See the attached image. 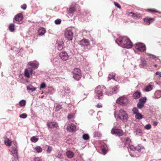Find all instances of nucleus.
Listing matches in <instances>:
<instances>
[{"mask_svg": "<svg viewBox=\"0 0 161 161\" xmlns=\"http://www.w3.org/2000/svg\"><path fill=\"white\" fill-rule=\"evenodd\" d=\"M46 86V84L45 83H42L41 84L40 86V89L42 88H44Z\"/></svg>", "mask_w": 161, "mask_h": 161, "instance_id": "51", "label": "nucleus"}, {"mask_svg": "<svg viewBox=\"0 0 161 161\" xmlns=\"http://www.w3.org/2000/svg\"><path fill=\"white\" fill-rule=\"evenodd\" d=\"M114 115L117 119H120L124 122L127 121L129 118L128 114L123 109H121L119 111L115 112Z\"/></svg>", "mask_w": 161, "mask_h": 161, "instance_id": "2", "label": "nucleus"}, {"mask_svg": "<svg viewBox=\"0 0 161 161\" xmlns=\"http://www.w3.org/2000/svg\"><path fill=\"white\" fill-rule=\"evenodd\" d=\"M59 56L64 61L67 60L69 58L67 53L64 51H62L59 54Z\"/></svg>", "mask_w": 161, "mask_h": 161, "instance_id": "12", "label": "nucleus"}, {"mask_svg": "<svg viewBox=\"0 0 161 161\" xmlns=\"http://www.w3.org/2000/svg\"><path fill=\"white\" fill-rule=\"evenodd\" d=\"M27 90L28 92H33L36 90V88L34 87L32 85L30 84L27 86L26 87Z\"/></svg>", "mask_w": 161, "mask_h": 161, "instance_id": "18", "label": "nucleus"}, {"mask_svg": "<svg viewBox=\"0 0 161 161\" xmlns=\"http://www.w3.org/2000/svg\"><path fill=\"white\" fill-rule=\"evenodd\" d=\"M33 161H42V160L39 158H36L34 159Z\"/></svg>", "mask_w": 161, "mask_h": 161, "instance_id": "55", "label": "nucleus"}, {"mask_svg": "<svg viewBox=\"0 0 161 161\" xmlns=\"http://www.w3.org/2000/svg\"><path fill=\"white\" fill-rule=\"evenodd\" d=\"M47 125L48 127L51 128H57L58 127V124L54 122L48 123Z\"/></svg>", "mask_w": 161, "mask_h": 161, "instance_id": "17", "label": "nucleus"}, {"mask_svg": "<svg viewBox=\"0 0 161 161\" xmlns=\"http://www.w3.org/2000/svg\"><path fill=\"white\" fill-rule=\"evenodd\" d=\"M75 11V8L74 7H71L69 8L68 11V14L69 15L72 16L73 15V13Z\"/></svg>", "mask_w": 161, "mask_h": 161, "instance_id": "26", "label": "nucleus"}, {"mask_svg": "<svg viewBox=\"0 0 161 161\" xmlns=\"http://www.w3.org/2000/svg\"><path fill=\"white\" fill-rule=\"evenodd\" d=\"M80 44L82 46H85L89 45V43L88 40L83 39L80 42Z\"/></svg>", "mask_w": 161, "mask_h": 161, "instance_id": "20", "label": "nucleus"}, {"mask_svg": "<svg viewBox=\"0 0 161 161\" xmlns=\"http://www.w3.org/2000/svg\"><path fill=\"white\" fill-rule=\"evenodd\" d=\"M28 64L36 69L38 67V64L34 63L32 61L28 62Z\"/></svg>", "mask_w": 161, "mask_h": 161, "instance_id": "32", "label": "nucleus"}, {"mask_svg": "<svg viewBox=\"0 0 161 161\" xmlns=\"http://www.w3.org/2000/svg\"><path fill=\"white\" fill-rule=\"evenodd\" d=\"M111 133L112 134H114L118 136H121L124 134V132L122 130L114 128L112 129Z\"/></svg>", "mask_w": 161, "mask_h": 161, "instance_id": "10", "label": "nucleus"}, {"mask_svg": "<svg viewBox=\"0 0 161 161\" xmlns=\"http://www.w3.org/2000/svg\"><path fill=\"white\" fill-rule=\"evenodd\" d=\"M156 75H158L160 77H161V72H157L156 73Z\"/></svg>", "mask_w": 161, "mask_h": 161, "instance_id": "57", "label": "nucleus"}, {"mask_svg": "<svg viewBox=\"0 0 161 161\" xmlns=\"http://www.w3.org/2000/svg\"><path fill=\"white\" fill-rule=\"evenodd\" d=\"M141 95V92L137 91L136 92L133 94V97L135 99H137L139 98Z\"/></svg>", "mask_w": 161, "mask_h": 161, "instance_id": "29", "label": "nucleus"}, {"mask_svg": "<svg viewBox=\"0 0 161 161\" xmlns=\"http://www.w3.org/2000/svg\"><path fill=\"white\" fill-rule=\"evenodd\" d=\"M53 90V89H51V90H49V92H51V93H52V90Z\"/></svg>", "mask_w": 161, "mask_h": 161, "instance_id": "63", "label": "nucleus"}, {"mask_svg": "<svg viewBox=\"0 0 161 161\" xmlns=\"http://www.w3.org/2000/svg\"><path fill=\"white\" fill-rule=\"evenodd\" d=\"M34 151L37 153H41L42 151V148L39 146H36L33 147Z\"/></svg>", "mask_w": 161, "mask_h": 161, "instance_id": "25", "label": "nucleus"}, {"mask_svg": "<svg viewBox=\"0 0 161 161\" xmlns=\"http://www.w3.org/2000/svg\"><path fill=\"white\" fill-rule=\"evenodd\" d=\"M95 136H98H98H100V134H99L98 133V132H96L95 133Z\"/></svg>", "mask_w": 161, "mask_h": 161, "instance_id": "59", "label": "nucleus"}, {"mask_svg": "<svg viewBox=\"0 0 161 161\" xmlns=\"http://www.w3.org/2000/svg\"><path fill=\"white\" fill-rule=\"evenodd\" d=\"M4 143L5 145L7 146H10L12 143V142L8 138H5L4 140Z\"/></svg>", "mask_w": 161, "mask_h": 161, "instance_id": "22", "label": "nucleus"}, {"mask_svg": "<svg viewBox=\"0 0 161 161\" xmlns=\"http://www.w3.org/2000/svg\"><path fill=\"white\" fill-rule=\"evenodd\" d=\"M66 125L67 126L66 129L68 131L70 132L75 131L76 127L74 124L71 123L70 122H68Z\"/></svg>", "mask_w": 161, "mask_h": 161, "instance_id": "9", "label": "nucleus"}, {"mask_svg": "<svg viewBox=\"0 0 161 161\" xmlns=\"http://www.w3.org/2000/svg\"><path fill=\"white\" fill-rule=\"evenodd\" d=\"M157 124H158V122H154L153 123V125L154 126H156L157 125Z\"/></svg>", "mask_w": 161, "mask_h": 161, "instance_id": "60", "label": "nucleus"}, {"mask_svg": "<svg viewBox=\"0 0 161 161\" xmlns=\"http://www.w3.org/2000/svg\"><path fill=\"white\" fill-rule=\"evenodd\" d=\"M23 19V16L21 14H18L15 17V20L16 21H21Z\"/></svg>", "mask_w": 161, "mask_h": 161, "instance_id": "24", "label": "nucleus"}, {"mask_svg": "<svg viewBox=\"0 0 161 161\" xmlns=\"http://www.w3.org/2000/svg\"><path fill=\"white\" fill-rule=\"evenodd\" d=\"M61 20L60 19H57L55 21V23L56 24H59L60 23Z\"/></svg>", "mask_w": 161, "mask_h": 161, "instance_id": "52", "label": "nucleus"}, {"mask_svg": "<svg viewBox=\"0 0 161 161\" xmlns=\"http://www.w3.org/2000/svg\"><path fill=\"white\" fill-rule=\"evenodd\" d=\"M73 75L74 78L77 80H78L81 76V72L80 70L78 68L75 69L73 72Z\"/></svg>", "mask_w": 161, "mask_h": 161, "instance_id": "8", "label": "nucleus"}, {"mask_svg": "<svg viewBox=\"0 0 161 161\" xmlns=\"http://www.w3.org/2000/svg\"><path fill=\"white\" fill-rule=\"evenodd\" d=\"M115 42L119 46L122 47L130 48L132 46L130 40L126 37L119 36Z\"/></svg>", "mask_w": 161, "mask_h": 161, "instance_id": "1", "label": "nucleus"}, {"mask_svg": "<svg viewBox=\"0 0 161 161\" xmlns=\"http://www.w3.org/2000/svg\"><path fill=\"white\" fill-rule=\"evenodd\" d=\"M61 108V106L59 104H58L56 106V110L57 111L59 110Z\"/></svg>", "mask_w": 161, "mask_h": 161, "instance_id": "50", "label": "nucleus"}, {"mask_svg": "<svg viewBox=\"0 0 161 161\" xmlns=\"http://www.w3.org/2000/svg\"><path fill=\"white\" fill-rule=\"evenodd\" d=\"M131 144V140L130 138L127 137L125 139V146L127 148Z\"/></svg>", "mask_w": 161, "mask_h": 161, "instance_id": "21", "label": "nucleus"}, {"mask_svg": "<svg viewBox=\"0 0 161 161\" xmlns=\"http://www.w3.org/2000/svg\"><path fill=\"white\" fill-rule=\"evenodd\" d=\"M154 86V83L153 82H150L144 89V91L146 92H148L152 90Z\"/></svg>", "mask_w": 161, "mask_h": 161, "instance_id": "14", "label": "nucleus"}, {"mask_svg": "<svg viewBox=\"0 0 161 161\" xmlns=\"http://www.w3.org/2000/svg\"><path fill=\"white\" fill-rule=\"evenodd\" d=\"M73 117V115L72 114H70L68 115V119H70L72 118Z\"/></svg>", "mask_w": 161, "mask_h": 161, "instance_id": "54", "label": "nucleus"}, {"mask_svg": "<svg viewBox=\"0 0 161 161\" xmlns=\"http://www.w3.org/2000/svg\"><path fill=\"white\" fill-rule=\"evenodd\" d=\"M97 106L98 108H100L102 107V105L101 103H98L97 105Z\"/></svg>", "mask_w": 161, "mask_h": 161, "instance_id": "58", "label": "nucleus"}, {"mask_svg": "<svg viewBox=\"0 0 161 161\" xmlns=\"http://www.w3.org/2000/svg\"><path fill=\"white\" fill-rule=\"evenodd\" d=\"M33 70L31 68H28L25 70L24 75L25 77L29 78L30 75H31Z\"/></svg>", "mask_w": 161, "mask_h": 161, "instance_id": "13", "label": "nucleus"}, {"mask_svg": "<svg viewBox=\"0 0 161 161\" xmlns=\"http://www.w3.org/2000/svg\"><path fill=\"white\" fill-rule=\"evenodd\" d=\"M57 44L58 45V50H61L63 48V42L62 40H61L60 43H57Z\"/></svg>", "mask_w": 161, "mask_h": 161, "instance_id": "33", "label": "nucleus"}, {"mask_svg": "<svg viewBox=\"0 0 161 161\" xmlns=\"http://www.w3.org/2000/svg\"><path fill=\"white\" fill-rule=\"evenodd\" d=\"M9 29L11 31H14L15 29L14 25L13 24H10L9 26Z\"/></svg>", "mask_w": 161, "mask_h": 161, "instance_id": "39", "label": "nucleus"}, {"mask_svg": "<svg viewBox=\"0 0 161 161\" xmlns=\"http://www.w3.org/2000/svg\"><path fill=\"white\" fill-rule=\"evenodd\" d=\"M147 65V61L142 58H141V63L140 64V67L143 68Z\"/></svg>", "mask_w": 161, "mask_h": 161, "instance_id": "19", "label": "nucleus"}, {"mask_svg": "<svg viewBox=\"0 0 161 161\" xmlns=\"http://www.w3.org/2000/svg\"><path fill=\"white\" fill-rule=\"evenodd\" d=\"M154 96L156 98H158L161 97V91L160 90L156 91L154 93Z\"/></svg>", "mask_w": 161, "mask_h": 161, "instance_id": "31", "label": "nucleus"}, {"mask_svg": "<svg viewBox=\"0 0 161 161\" xmlns=\"http://www.w3.org/2000/svg\"><path fill=\"white\" fill-rule=\"evenodd\" d=\"M83 138L85 140H87L89 139V136L87 134H84L83 136Z\"/></svg>", "mask_w": 161, "mask_h": 161, "instance_id": "46", "label": "nucleus"}, {"mask_svg": "<svg viewBox=\"0 0 161 161\" xmlns=\"http://www.w3.org/2000/svg\"><path fill=\"white\" fill-rule=\"evenodd\" d=\"M57 157L59 158H61V154H59Z\"/></svg>", "mask_w": 161, "mask_h": 161, "instance_id": "61", "label": "nucleus"}, {"mask_svg": "<svg viewBox=\"0 0 161 161\" xmlns=\"http://www.w3.org/2000/svg\"><path fill=\"white\" fill-rule=\"evenodd\" d=\"M53 149V147L51 146H48L46 152L47 153H51Z\"/></svg>", "mask_w": 161, "mask_h": 161, "instance_id": "45", "label": "nucleus"}, {"mask_svg": "<svg viewBox=\"0 0 161 161\" xmlns=\"http://www.w3.org/2000/svg\"><path fill=\"white\" fill-rule=\"evenodd\" d=\"M128 14L129 16H132L134 18L141 16V15L140 14H138L137 13H134L132 12L129 13Z\"/></svg>", "mask_w": 161, "mask_h": 161, "instance_id": "30", "label": "nucleus"}, {"mask_svg": "<svg viewBox=\"0 0 161 161\" xmlns=\"http://www.w3.org/2000/svg\"><path fill=\"white\" fill-rule=\"evenodd\" d=\"M21 8L24 9H25L26 8V5L25 4H24L21 6Z\"/></svg>", "mask_w": 161, "mask_h": 161, "instance_id": "56", "label": "nucleus"}, {"mask_svg": "<svg viewBox=\"0 0 161 161\" xmlns=\"http://www.w3.org/2000/svg\"><path fill=\"white\" fill-rule=\"evenodd\" d=\"M144 106V105L143 104L140 103L139 102V103H138L137 104V107L139 109L142 108Z\"/></svg>", "mask_w": 161, "mask_h": 161, "instance_id": "42", "label": "nucleus"}, {"mask_svg": "<svg viewBox=\"0 0 161 161\" xmlns=\"http://www.w3.org/2000/svg\"><path fill=\"white\" fill-rule=\"evenodd\" d=\"M104 89H106V87L103 86H98L95 89V93L96 96L98 98H101V96L103 95L102 92Z\"/></svg>", "mask_w": 161, "mask_h": 161, "instance_id": "3", "label": "nucleus"}, {"mask_svg": "<svg viewBox=\"0 0 161 161\" xmlns=\"http://www.w3.org/2000/svg\"><path fill=\"white\" fill-rule=\"evenodd\" d=\"M143 20L146 23V24L149 25L154 21V19L153 18L146 17L143 19Z\"/></svg>", "mask_w": 161, "mask_h": 161, "instance_id": "15", "label": "nucleus"}, {"mask_svg": "<svg viewBox=\"0 0 161 161\" xmlns=\"http://www.w3.org/2000/svg\"><path fill=\"white\" fill-rule=\"evenodd\" d=\"M147 56L149 57V58L152 59H155L156 58V56L153 55L151 54L148 53H146Z\"/></svg>", "mask_w": 161, "mask_h": 161, "instance_id": "40", "label": "nucleus"}, {"mask_svg": "<svg viewBox=\"0 0 161 161\" xmlns=\"http://www.w3.org/2000/svg\"><path fill=\"white\" fill-rule=\"evenodd\" d=\"M74 33L71 28L66 29L64 31L65 37L69 40H71L73 37Z\"/></svg>", "mask_w": 161, "mask_h": 161, "instance_id": "5", "label": "nucleus"}, {"mask_svg": "<svg viewBox=\"0 0 161 161\" xmlns=\"http://www.w3.org/2000/svg\"><path fill=\"white\" fill-rule=\"evenodd\" d=\"M112 93H113L112 92V91H111L110 92H109L108 91H107V90H106V91L105 92V94L106 95H108V96L111 95Z\"/></svg>", "mask_w": 161, "mask_h": 161, "instance_id": "49", "label": "nucleus"}, {"mask_svg": "<svg viewBox=\"0 0 161 161\" xmlns=\"http://www.w3.org/2000/svg\"><path fill=\"white\" fill-rule=\"evenodd\" d=\"M114 3L115 6L119 8H121V6L118 3L116 2H114Z\"/></svg>", "mask_w": 161, "mask_h": 161, "instance_id": "53", "label": "nucleus"}, {"mask_svg": "<svg viewBox=\"0 0 161 161\" xmlns=\"http://www.w3.org/2000/svg\"><path fill=\"white\" fill-rule=\"evenodd\" d=\"M151 127H152V126H151V125H150L149 124L147 125L144 127L145 129L147 130H150V129H151Z\"/></svg>", "mask_w": 161, "mask_h": 161, "instance_id": "43", "label": "nucleus"}, {"mask_svg": "<svg viewBox=\"0 0 161 161\" xmlns=\"http://www.w3.org/2000/svg\"><path fill=\"white\" fill-rule=\"evenodd\" d=\"M46 31L45 28H41L38 30V35L40 36H42L45 33Z\"/></svg>", "mask_w": 161, "mask_h": 161, "instance_id": "27", "label": "nucleus"}, {"mask_svg": "<svg viewBox=\"0 0 161 161\" xmlns=\"http://www.w3.org/2000/svg\"><path fill=\"white\" fill-rule=\"evenodd\" d=\"M115 75L114 74H109L108 77V80H109L112 79H113L114 80L117 81V80L115 79Z\"/></svg>", "mask_w": 161, "mask_h": 161, "instance_id": "37", "label": "nucleus"}, {"mask_svg": "<svg viewBox=\"0 0 161 161\" xmlns=\"http://www.w3.org/2000/svg\"><path fill=\"white\" fill-rule=\"evenodd\" d=\"M31 141L34 142H36L38 140V138L35 136H33L31 138Z\"/></svg>", "mask_w": 161, "mask_h": 161, "instance_id": "41", "label": "nucleus"}, {"mask_svg": "<svg viewBox=\"0 0 161 161\" xmlns=\"http://www.w3.org/2000/svg\"><path fill=\"white\" fill-rule=\"evenodd\" d=\"M135 48L136 49L141 52L144 51L146 49L145 45L142 43H138L136 44Z\"/></svg>", "mask_w": 161, "mask_h": 161, "instance_id": "11", "label": "nucleus"}, {"mask_svg": "<svg viewBox=\"0 0 161 161\" xmlns=\"http://www.w3.org/2000/svg\"><path fill=\"white\" fill-rule=\"evenodd\" d=\"M66 154L67 157L69 158H72L74 155V153L70 151H67L66 152Z\"/></svg>", "mask_w": 161, "mask_h": 161, "instance_id": "28", "label": "nucleus"}, {"mask_svg": "<svg viewBox=\"0 0 161 161\" xmlns=\"http://www.w3.org/2000/svg\"><path fill=\"white\" fill-rule=\"evenodd\" d=\"M148 11L151 12L152 13H157L158 12L156 9H150L147 10Z\"/></svg>", "mask_w": 161, "mask_h": 161, "instance_id": "48", "label": "nucleus"}, {"mask_svg": "<svg viewBox=\"0 0 161 161\" xmlns=\"http://www.w3.org/2000/svg\"><path fill=\"white\" fill-rule=\"evenodd\" d=\"M26 101L25 100H22L19 102V105L21 107L24 106L26 104Z\"/></svg>", "mask_w": 161, "mask_h": 161, "instance_id": "38", "label": "nucleus"}, {"mask_svg": "<svg viewBox=\"0 0 161 161\" xmlns=\"http://www.w3.org/2000/svg\"><path fill=\"white\" fill-rule=\"evenodd\" d=\"M19 116L21 118L25 119L27 117V115L26 114L24 113L20 115Z\"/></svg>", "mask_w": 161, "mask_h": 161, "instance_id": "47", "label": "nucleus"}, {"mask_svg": "<svg viewBox=\"0 0 161 161\" xmlns=\"http://www.w3.org/2000/svg\"><path fill=\"white\" fill-rule=\"evenodd\" d=\"M119 88V87L118 85H116L112 87V92L113 93H117Z\"/></svg>", "mask_w": 161, "mask_h": 161, "instance_id": "23", "label": "nucleus"}, {"mask_svg": "<svg viewBox=\"0 0 161 161\" xmlns=\"http://www.w3.org/2000/svg\"><path fill=\"white\" fill-rule=\"evenodd\" d=\"M147 100V98L146 97H144L141 98L139 100V102L143 104L144 105V104L145 103Z\"/></svg>", "mask_w": 161, "mask_h": 161, "instance_id": "36", "label": "nucleus"}, {"mask_svg": "<svg viewBox=\"0 0 161 161\" xmlns=\"http://www.w3.org/2000/svg\"><path fill=\"white\" fill-rule=\"evenodd\" d=\"M116 103L122 106H126L128 104L129 100L128 98L125 96L119 97L116 100Z\"/></svg>", "mask_w": 161, "mask_h": 161, "instance_id": "4", "label": "nucleus"}, {"mask_svg": "<svg viewBox=\"0 0 161 161\" xmlns=\"http://www.w3.org/2000/svg\"><path fill=\"white\" fill-rule=\"evenodd\" d=\"M135 118L136 119H141L142 118V115L140 113H138L135 114Z\"/></svg>", "mask_w": 161, "mask_h": 161, "instance_id": "35", "label": "nucleus"}, {"mask_svg": "<svg viewBox=\"0 0 161 161\" xmlns=\"http://www.w3.org/2000/svg\"><path fill=\"white\" fill-rule=\"evenodd\" d=\"M134 132L136 136H141L143 134L142 130L140 128H138L134 129Z\"/></svg>", "mask_w": 161, "mask_h": 161, "instance_id": "16", "label": "nucleus"}, {"mask_svg": "<svg viewBox=\"0 0 161 161\" xmlns=\"http://www.w3.org/2000/svg\"><path fill=\"white\" fill-rule=\"evenodd\" d=\"M101 150L102 152V153L103 155H105L107 153V148L105 147L101 146Z\"/></svg>", "mask_w": 161, "mask_h": 161, "instance_id": "34", "label": "nucleus"}, {"mask_svg": "<svg viewBox=\"0 0 161 161\" xmlns=\"http://www.w3.org/2000/svg\"><path fill=\"white\" fill-rule=\"evenodd\" d=\"M17 146L16 141H12V143L11 147L9 148V150L12 154H16L17 153Z\"/></svg>", "mask_w": 161, "mask_h": 161, "instance_id": "6", "label": "nucleus"}, {"mask_svg": "<svg viewBox=\"0 0 161 161\" xmlns=\"http://www.w3.org/2000/svg\"><path fill=\"white\" fill-rule=\"evenodd\" d=\"M132 111L133 113L134 114H136L137 113H139L138 110L137 108L136 107L134 108H133V109H132Z\"/></svg>", "mask_w": 161, "mask_h": 161, "instance_id": "44", "label": "nucleus"}, {"mask_svg": "<svg viewBox=\"0 0 161 161\" xmlns=\"http://www.w3.org/2000/svg\"><path fill=\"white\" fill-rule=\"evenodd\" d=\"M128 148H130L131 150L134 151L135 150L137 151H138L139 152H141L142 153L143 152L145 151L144 148L141 146L140 145H139L136 147H135L133 145H132L131 144L129 146Z\"/></svg>", "mask_w": 161, "mask_h": 161, "instance_id": "7", "label": "nucleus"}, {"mask_svg": "<svg viewBox=\"0 0 161 161\" xmlns=\"http://www.w3.org/2000/svg\"><path fill=\"white\" fill-rule=\"evenodd\" d=\"M154 66L155 67H157V65L155 64L154 65Z\"/></svg>", "mask_w": 161, "mask_h": 161, "instance_id": "64", "label": "nucleus"}, {"mask_svg": "<svg viewBox=\"0 0 161 161\" xmlns=\"http://www.w3.org/2000/svg\"><path fill=\"white\" fill-rule=\"evenodd\" d=\"M11 161H15V159L14 158H12Z\"/></svg>", "mask_w": 161, "mask_h": 161, "instance_id": "62", "label": "nucleus"}]
</instances>
